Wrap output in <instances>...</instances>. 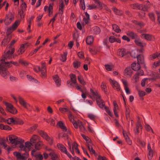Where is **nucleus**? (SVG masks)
I'll return each instance as SVG.
<instances>
[{"label": "nucleus", "mask_w": 160, "mask_h": 160, "mask_svg": "<svg viewBox=\"0 0 160 160\" xmlns=\"http://www.w3.org/2000/svg\"><path fill=\"white\" fill-rule=\"evenodd\" d=\"M5 104L7 110L9 112L13 114H15L17 113V110L12 104L7 102L5 103Z\"/></svg>", "instance_id": "obj_10"}, {"label": "nucleus", "mask_w": 160, "mask_h": 160, "mask_svg": "<svg viewBox=\"0 0 160 160\" xmlns=\"http://www.w3.org/2000/svg\"><path fill=\"white\" fill-rule=\"evenodd\" d=\"M142 125L140 122H138L136 124V131H135L136 133H138L139 132V129L141 128Z\"/></svg>", "instance_id": "obj_53"}, {"label": "nucleus", "mask_w": 160, "mask_h": 160, "mask_svg": "<svg viewBox=\"0 0 160 160\" xmlns=\"http://www.w3.org/2000/svg\"><path fill=\"white\" fill-rule=\"evenodd\" d=\"M15 118L14 119L12 118H8L7 119H5V122L10 124H15Z\"/></svg>", "instance_id": "obj_42"}, {"label": "nucleus", "mask_w": 160, "mask_h": 160, "mask_svg": "<svg viewBox=\"0 0 160 160\" xmlns=\"http://www.w3.org/2000/svg\"><path fill=\"white\" fill-rule=\"evenodd\" d=\"M53 79L57 86H59L61 84V80L58 76L57 75H55L53 76Z\"/></svg>", "instance_id": "obj_30"}, {"label": "nucleus", "mask_w": 160, "mask_h": 160, "mask_svg": "<svg viewBox=\"0 0 160 160\" xmlns=\"http://www.w3.org/2000/svg\"><path fill=\"white\" fill-rule=\"evenodd\" d=\"M43 143L41 141H39L37 142L35 145V148L37 150H39L41 147V146L42 145Z\"/></svg>", "instance_id": "obj_49"}, {"label": "nucleus", "mask_w": 160, "mask_h": 160, "mask_svg": "<svg viewBox=\"0 0 160 160\" xmlns=\"http://www.w3.org/2000/svg\"><path fill=\"white\" fill-rule=\"evenodd\" d=\"M59 110L60 111V112L62 113H65L67 112H70L68 109L67 108H59Z\"/></svg>", "instance_id": "obj_57"}, {"label": "nucleus", "mask_w": 160, "mask_h": 160, "mask_svg": "<svg viewBox=\"0 0 160 160\" xmlns=\"http://www.w3.org/2000/svg\"><path fill=\"white\" fill-rule=\"evenodd\" d=\"M101 88L104 91V92H107V86L106 84L104 82H102Z\"/></svg>", "instance_id": "obj_54"}, {"label": "nucleus", "mask_w": 160, "mask_h": 160, "mask_svg": "<svg viewBox=\"0 0 160 160\" xmlns=\"http://www.w3.org/2000/svg\"><path fill=\"white\" fill-rule=\"evenodd\" d=\"M19 24L20 21H16L12 26L7 28V34L8 35L10 34L13 31L16 29Z\"/></svg>", "instance_id": "obj_11"}, {"label": "nucleus", "mask_w": 160, "mask_h": 160, "mask_svg": "<svg viewBox=\"0 0 160 160\" xmlns=\"http://www.w3.org/2000/svg\"><path fill=\"white\" fill-rule=\"evenodd\" d=\"M85 17L83 18V22L87 24L88 23L90 19L89 15L87 12L85 13Z\"/></svg>", "instance_id": "obj_44"}, {"label": "nucleus", "mask_w": 160, "mask_h": 160, "mask_svg": "<svg viewBox=\"0 0 160 160\" xmlns=\"http://www.w3.org/2000/svg\"><path fill=\"white\" fill-rule=\"evenodd\" d=\"M141 37L148 40H152L154 39V37L149 34H143L141 35Z\"/></svg>", "instance_id": "obj_29"}, {"label": "nucleus", "mask_w": 160, "mask_h": 160, "mask_svg": "<svg viewBox=\"0 0 160 160\" xmlns=\"http://www.w3.org/2000/svg\"><path fill=\"white\" fill-rule=\"evenodd\" d=\"M4 65L3 63L2 64H0V74L2 77L6 79L9 76V73L6 68L3 67Z\"/></svg>", "instance_id": "obj_8"}, {"label": "nucleus", "mask_w": 160, "mask_h": 160, "mask_svg": "<svg viewBox=\"0 0 160 160\" xmlns=\"http://www.w3.org/2000/svg\"><path fill=\"white\" fill-rule=\"evenodd\" d=\"M113 110L114 115L116 117H118V106L117 104L116 101L115 100L113 101Z\"/></svg>", "instance_id": "obj_24"}, {"label": "nucleus", "mask_w": 160, "mask_h": 160, "mask_svg": "<svg viewBox=\"0 0 160 160\" xmlns=\"http://www.w3.org/2000/svg\"><path fill=\"white\" fill-rule=\"evenodd\" d=\"M132 70L137 71L140 69V66L139 63L134 62L132 64Z\"/></svg>", "instance_id": "obj_32"}, {"label": "nucleus", "mask_w": 160, "mask_h": 160, "mask_svg": "<svg viewBox=\"0 0 160 160\" xmlns=\"http://www.w3.org/2000/svg\"><path fill=\"white\" fill-rule=\"evenodd\" d=\"M58 125L63 132H66L67 134H70V132L69 129H67L64 123L61 121H59L58 123Z\"/></svg>", "instance_id": "obj_20"}, {"label": "nucleus", "mask_w": 160, "mask_h": 160, "mask_svg": "<svg viewBox=\"0 0 160 160\" xmlns=\"http://www.w3.org/2000/svg\"><path fill=\"white\" fill-rule=\"evenodd\" d=\"M112 29L115 32L117 33H119L121 31L119 27L117 25L114 24L112 25Z\"/></svg>", "instance_id": "obj_50"}, {"label": "nucleus", "mask_w": 160, "mask_h": 160, "mask_svg": "<svg viewBox=\"0 0 160 160\" xmlns=\"http://www.w3.org/2000/svg\"><path fill=\"white\" fill-rule=\"evenodd\" d=\"M95 2L98 4V8L99 9H101L102 7V4L99 0H94Z\"/></svg>", "instance_id": "obj_58"}, {"label": "nucleus", "mask_w": 160, "mask_h": 160, "mask_svg": "<svg viewBox=\"0 0 160 160\" xmlns=\"http://www.w3.org/2000/svg\"><path fill=\"white\" fill-rule=\"evenodd\" d=\"M67 55V52H64L61 55V57L60 58V60L63 62H65L66 60Z\"/></svg>", "instance_id": "obj_46"}, {"label": "nucleus", "mask_w": 160, "mask_h": 160, "mask_svg": "<svg viewBox=\"0 0 160 160\" xmlns=\"http://www.w3.org/2000/svg\"><path fill=\"white\" fill-rule=\"evenodd\" d=\"M80 4L79 6L83 10H84L85 8V6L84 0H79ZM77 1V0H73V3L74 4L75 6H76Z\"/></svg>", "instance_id": "obj_28"}, {"label": "nucleus", "mask_w": 160, "mask_h": 160, "mask_svg": "<svg viewBox=\"0 0 160 160\" xmlns=\"http://www.w3.org/2000/svg\"><path fill=\"white\" fill-rule=\"evenodd\" d=\"M158 53L156 52L150 55L149 57V58L150 60H152L156 58H158Z\"/></svg>", "instance_id": "obj_56"}, {"label": "nucleus", "mask_w": 160, "mask_h": 160, "mask_svg": "<svg viewBox=\"0 0 160 160\" xmlns=\"http://www.w3.org/2000/svg\"><path fill=\"white\" fill-rule=\"evenodd\" d=\"M88 118L92 120H94L96 118V116L94 114L92 113H88Z\"/></svg>", "instance_id": "obj_63"}, {"label": "nucleus", "mask_w": 160, "mask_h": 160, "mask_svg": "<svg viewBox=\"0 0 160 160\" xmlns=\"http://www.w3.org/2000/svg\"><path fill=\"white\" fill-rule=\"evenodd\" d=\"M39 141V137L36 135H34L30 139V142L32 143H34L37 141L38 142Z\"/></svg>", "instance_id": "obj_34"}, {"label": "nucleus", "mask_w": 160, "mask_h": 160, "mask_svg": "<svg viewBox=\"0 0 160 160\" xmlns=\"http://www.w3.org/2000/svg\"><path fill=\"white\" fill-rule=\"evenodd\" d=\"M23 122L22 120L18 118H15V124H22Z\"/></svg>", "instance_id": "obj_62"}, {"label": "nucleus", "mask_w": 160, "mask_h": 160, "mask_svg": "<svg viewBox=\"0 0 160 160\" xmlns=\"http://www.w3.org/2000/svg\"><path fill=\"white\" fill-rule=\"evenodd\" d=\"M129 52L124 48H121L118 50L117 52V55L120 58H126L128 57Z\"/></svg>", "instance_id": "obj_3"}, {"label": "nucleus", "mask_w": 160, "mask_h": 160, "mask_svg": "<svg viewBox=\"0 0 160 160\" xmlns=\"http://www.w3.org/2000/svg\"><path fill=\"white\" fill-rule=\"evenodd\" d=\"M78 79L80 83L83 85H85L86 84L82 76L80 75L78 77Z\"/></svg>", "instance_id": "obj_51"}, {"label": "nucleus", "mask_w": 160, "mask_h": 160, "mask_svg": "<svg viewBox=\"0 0 160 160\" xmlns=\"http://www.w3.org/2000/svg\"><path fill=\"white\" fill-rule=\"evenodd\" d=\"M142 49H141L139 50H138V49L132 50L131 51V52H129V55L130 54L132 57H133L134 58H137L138 56V54L139 53V52H142Z\"/></svg>", "instance_id": "obj_22"}, {"label": "nucleus", "mask_w": 160, "mask_h": 160, "mask_svg": "<svg viewBox=\"0 0 160 160\" xmlns=\"http://www.w3.org/2000/svg\"><path fill=\"white\" fill-rule=\"evenodd\" d=\"M57 147L58 149L62 152L66 154L69 158H71L72 156L68 152L66 147L63 144L58 143L57 144Z\"/></svg>", "instance_id": "obj_13"}, {"label": "nucleus", "mask_w": 160, "mask_h": 160, "mask_svg": "<svg viewBox=\"0 0 160 160\" xmlns=\"http://www.w3.org/2000/svg\"><path fill=\"white\" fill-rule=\"evenodd\" d=\"M49 155L52 160H59L58 156L55 153L54 151H52V152L49 153Z\"/></svg>", "instance_id": "obj_33"}, {"label": "nucleus", "mask_w": 160, "mask_h": 160, "mask_svg": "<svg viewBox=\"0 0 160 160\" xmlns=\"http://www.w3.org/2000/svg\"><path fill=\"white\" fill-rule=\"evenodd\" d=\"M75 123L76 124L77 126V128H75L77 129L79 128L80 131L82 132H84L86 131L85 128L81 121L78 120Z\"/></svg>", "instance_id": "obj_18"}, {"label": "nucleus", "mask_w": 160, "mask_h": 160, "mask_svg": "<svg viewBox=\"0 0 160 160\" xmlns=\"http://www.w3.org/2000/svg\"><path fill=\"white\" fill-rule=\"evenodd\" d=\"M14 52V49L12 48L11 50L8 51L6 53H5L2 56V58L3 59H10L12 58V55Z\"/></svg>", "instance_id": "obj_16"}, {"label": "nucleus", "mask_w": 160, "mask_h": 160, "mask_svg": "<svg viewBox=\"0 0 160 160\" xmlns=\"http://www.w3.org/2000/svg\"><path fill=\"white\" fill-rule=\"evenodd\" d=\"M9 139L10 142L15 145L18 144L22 142V140L20 138H18L16 136L11 135L9 136Z\"/></svg>", "instance_id": "obj_9"}, {"label": "nucleus", "mask_w": 160, "mask_h": 160, "mask_svg": "<svg viewBox=\"0 0 160 160\" xmlns=\"http://www.w3.org/2000/svg\"><path fill=\"white\" fill-rule=\"evenodd\" d=\"M109 41L111 43H113L114 42H117L119 43L121 42V40L119 38H116L113 36H111L109 37Z\"/></svg>", "instance_id": "obj_40"}, {"label": "nucleus", "mask_w": 160, "mask_h": 160, "mask_svg": "<svg viewBox=\"0 0 160 160\" xmlns=\"http://www.w3.org/2000/svg\"><path fill=\"white\" fill-rule=\"evenodd\" d=\"M133 70L130 67L126 68L124 70L123 74L127 77H130L132 74Z\"/></svg>", "instance_id": "obj_19"}, {"label": "nucleus", "mask_w": 160, "mask_h": 160, "mask_svg": "<svg viewBox=\"0 0 160 160\" xmlns=\"http://www.w3.org/2000/svg\"><path fill=\"white\" fill-rule=\"evenodd\" d=\"M70 79L71 81V83L70 85L72 86V85L76 84L77 83L76 77L75 75L73 74H70Z\"/></svg>", "instance_id": "obj_31"}, {"label": "nucleus", "mask_w": 160, "mask_h": 160, "mask_svg": "<svg viewBox=\"0 0 160 160\" xmlns=\"http://www.w3.org/2000/svg\"><path fill=\"white\" fill-rule=\"evenodd\" d=\"M53 6V3H50L49 5L48 8V15L50 17L51 16L52 13Z\"/></svg>", "instance_id": "obj_48"}, {"label": "nucleus", "mask_w": 160, "mask_h": 160, "mask_svg": "<svg viewBox=\"0 0 160 160\" xmlns=\"http://www.w3.org/2000/svg\"><path fill=\"white\" fill-rule=\"evenodd\" d=\"M38 132L41 136L44 139L48 141L50 145H52L53 142V140L52 138L49 137L47 133L42 131L40 130Z\"/></svg>", "instance_id": "obj_7"}, {"label": "nucleus", "mask_w": 160, "mask_h": 160, "mask_svg": "<svg viewBox=\"0 0 160 160\" xmlns=\"http://www.w3.org/2000/svg\"><path fill=\"white\" fill-rule=\"evenodd\" d=\"M135 42L137 46L141 47H145L146 44L145 42H141L139 39L135 40Z\"/></svg>", "instance_id": "obj_39"}, {"label": "nucleus", "mask_w": 160, "mask_h": 160, "mask_svg": "<svg viewBox=\"0 0 160 160\" xmlns=\"http://www.w3.org/2000/svg\"><path fill=\"white\" fill-rule=\"evenodd\" d=\"M159 66H160V60L157 62H154L152 65V67L153 68H156Z\"/></svg>", "instance_id": "obj_64"}, {"label": "nucleus", "mask_w": 160, "mask_h": 160, "mask_svg": "<svg viewBox=\"0 0 160 160\" xmlns=\"http://www.w3.org/2000/svg\"><path fill=\"white\" fill-rule=\"evenodd\" d=\"M121 81L122 83L126 93L127 94H130V91L128 87V81L125 79H122Z\"/></svg>", "instance_id": "obj_17"}, {"label": "nucleus", "mask_w": 160, "mask_h": 160, "mask_svg": "<svg viewBox=\"0 0 160 160\" xmlns=\"http://www.w3.org/2000/svg\"><path fill=\"white\" fill-rule=\"evenodd\" d=\"M7 34V36L5 37L2 42V45L5 46L8 44L10 40V38L9 37V35Z\"/></svg>", "instance_id": "obj_37"}, {"label": "nucleus", "mask_w": 160, "mask_h": 160, "mask_svg": "<svg viewBox=\"0 0 160 160\" xmlns=\"http://www.w3.org/2000/svg\"><path fill=\"white\" fill-rule=\"evenodd\" d=\"M81 136L83 138L86 140L87 142V144H88V143H89L90 142H91V140L88 137L85 136L84 135L82 134Z\"/></svg>", "instance_id": "obj_60"}, {"label": "nucleus", "mask_w": 160, "mask_h": 160, "mask_svg": "<svg viewBox=\"0 0 160 160\" xmlns=\"http://www.w3.org/2000/svg\"><path fill=\"white\" fill-rule=\"evenodd\" d=\"M139 75L138 73H136L132 78V80L133 83H136L139 81Z\"/></svg>", "instance_id": "obj_45"}, {"label": "nucleus", "mask_w": 160, "mask_h": 160, "mask_svg": "<svg viewBox=\"0 0 160 160\" xmlns=\"http://www.w3.org/2000/svg\"><path fill=\"white\" fill-rule=\"evenodd\" d=\"M35 152L36 150L35 149L33 150L31 152L32 155L34 156L38 160H42L43 158L42 155L39 152L36 153Z\"/></svg>", "instance_id": "obj_21"}, {"label": "nucleus", "mask_w": 160, "mask_h": 160, "mask_svg": "<svg viewBox=\"0 0 160 160\" xmlns=\"http://www.w3.org/2000/svg\"><path fill=\"white\" fill-rule=\"evenodd\" d=\"M33 143L30 142H27L25 143V145L20 144L19 147L21 150L25 151L26 153L33 148Z\"/></svg>", "instance_id": "obj_2"}, {"label": "nucleus", "mask_w": 160, "mask_h": 160, "mask_svg": "<svg viewBox=\"0 0 160 160\" xmlns=\"http://www.w3.org/2000/svg\"><path fill=\"white\" fill-rule=\"evenodd\" d=\"M123 136L127 143L129 145H131L132 143V141L130 140L129 137L128 136L126 132L125 131H123Z\"/></svg>", "instance_id": "obj_36"}, {"label": "nucleus", "mask_w": 160, "mask_h": 160, "mask_svg": "<svg viewBox=\"0 0 160 160\" xmlns=\"http://www.w3.org/2000/svg\"><path fill=\"white\" fill-rule=\"evenodd\" d=\"M92 142H91L89 143H88V144H87V146L90 153L92 154H95V152L92 148Z\"/></svg>", "instance_id": "obj_41"}, {"label": "nucleus", "mask_w": 160, "mask_h": 160, "mask_svg": "<svg viewBox=\"0 0 160 160\" xmlns=\"http://www.w3.org/2000/svg\"><path fill=\"white\" fill-rule=\"evenodd\" d=\"M109 81L112 87L115 89L117 91H119L121 90L120 85L117 82L111 78L109 79Z\"/></svg>", "instance_id": "obj_14"}, {"label": "nucleus", "mask_w": 160, "mask_h": 160, "mask_svg": "<svg viewBox=\"0 0 160 160\" xmlns=\"http://www.w3.org/2000/svg\"><path fill=\"white\" fill-rule=\"evenodd\" d=\"M69 148L72 153L74 155V150L77 153L79 154L80 152L78 147L77 144L74 142L73 144L70 142H68Z\"/></svg>", "instance_id": "obj_5"}, {"label": "nucleus", "mask_w": 160, "mask_h": 160, "mask_svg": "<svg viewBox=\"0 0 160 160\" xmlns=\"http://www.w3.org/2000/svg\"><path fill=\"white\" fill-rule=\"evenodd\" d=\"M13 153L18 160H26L28 157V154L27 153L21 154L19 152H14Z\"/></svg>", "instance_id": "obj_12"}, {"label": "nucleus", "mask_w": 160, "mask_h": 160, "mask_svg": "<svg viewBox=\"0 0 160 160\" xmlns=\"http://www.w3.org/2000/svg\"><path fill=\"white\" fill-rule=\"evenodd\" d=\"M105 68L108 71H111L113 68L112 65H105Z\"/></svg>", "instance_id": "obj_59"}, {"label": "nucleus", "mask_w": 160, "mask_h": 160, "mask_svg": "<svg viewBox=\"0 0 160 160\" xmlns=\"http://www.w3.org/2000/svg\"><path fill=\"white\" fill-rule=\"evenodd\" d=\"M131 7L133 9H139L142 10L143 8L142 5H140L138 3H134L131 5Z\"/></svg>", "instance_id": "obj_35"}, {"label": "nucleus", "mask_w": 160, "mask_h": 160, "mask_svg": "<svg viewBox=\"0 0 160 160\" xmlns=\"http://www.w3.org/2000/svg\"><path fill=\"white\" fill-rule=\"evenodd\" d=\"M68 117L69 120L71 122L74 127V128H77V125L75 123V122L76 121L75 118H74V117L73 116L72 113L69 112L68 114Z\"/></svg>", "instance_id": "obj_25"}, {"label": "nucleus", "mask_w": 160, "mask_h": 160, "mask_svg": "<svg viewBox=\"0 0 160 160\" xmlns=\"http://www.w3.org/2000/svg\"><path fill=\"white\" fill-rule=\"evenodd\" d=\"M93 41V38L91 36H88L86 39V42L88 44H92Z\"/></svg>", "instance_id": "obj_43"}, {"label": "nucleus", "mask_w": 160, "mask_h": 160, "mask_svg": "<svg viewBox=\"0 0 160 160\" xmlns=\"http://www.w3.org/2000/svg\"><path fill=\"white\" fill-rule=\"evenodd\" d=\"M74 67L75 68H78L80 65V62L77 61H75L73 62Z\"/></svg>", "instance_id": "obj_61"}, {"label": "nucleus", "mask_w": 160, "mask_h": 160, "mask_svg": "<svg viewBox=\"0 0 160 160\" xmlns=\"http://www.w3.org/2000/svg\"><path fill=\"white\" fill-rule=\"evenodd\" d=\"M14 19L13 15L11 12L9 13L8 14L6 15L4 19L5 25L6 26L9 25L13 21Z\"/></svg>", "instance_id": "obj_6"}, {"label": "nucleus", "mask_w": 160, "mask_h": 160, "mask_svg": "<svg viewBox=\"0 0 160 160\" xmlns=\"http://www.w3.org/2000/svg\"><path fill=\"white\" fill-rule=\"evenodd\" d=\"M2 63L4 65L3 66L5 68L6 67L8 68L12 66V62H5L4 59H2L0 62V64H2Z\"/></svg>", "instance_id": "obj_26"}, {"label": "nucleus", "mask_w": 160, "mask_h": 160, "mask_svg": "<svg viewBox=\"0 0 160 160\" xmlns=\"http://www.w3.org/2000/svg\"><path fill=\"white\" fill-rule=\"evenodd\" d=\"M65 7L63 0H59V13L62 15L63 13V10Z\"/></svg>", "instance_id": "obj_27"}, {"label": "nucleus", "mask_w": 160, "mask_h": 160, "mask_svg": "<svg viewBox=\"0 0 160 160\" xmlns=\"http://www.w3.org/2000/svg\"><path fill=\"white\" fill-rule=\"evenodd\" d=\"M90 32L92 33L95 34H97L100 33L101 30L98 27L94 26L91 28L90 29Z\"/></svg>", "instance_id": "obj_23"}, {"label": "nucleus", "mask_w": 160, "mask_h": 160, "mask_svg": "<svg viewBox=\"0 0 160 160\" xmlns=\"http://www.w3.org/2000/svg\"><path fill=\"white\" fill-rule=\"evenodd\" d=\"M29 45L30 44L28 42L21 44L17 51L18 54L19 55L22 54L25 51V49L27 48Z\"/></svg>", "instance_id": "obj_15"}, {"label": "nucleus", "mask_w": 160, "mask_h": 160, "mask_svg": "<svg viewBox=\"0 0 160 160\" xmlns=\"http://www.w3.org/2000/svg\"><path fill=\"white\" fill-rule=\"evenodd\" d=\"M90 98L93 100H96L97 103L99 107L101 108L104 109L106 112L110 116L113 115L110 109L105 105L104 102L101 98V96L96 91H94L92 89L90 90Z\"/></svg>", "instance_id": "obj_1"}, {"label": "nucleus", "mask_w": 160, "mask_h": 160, "mask_svg": "<svg viewBox=\"0 0 160 160\" xmlns=\"http://www.w3.org/2000/svg\"><path fill=\"white\" fill-rule=\"evenodd\" d=\"M18 99L19 103L23 107L29 111H31L32 110V108L29 104L27 103L22 97L18 96Z\"/></svg>", "instance_id": "obj_4"}, {"label": "nucleus", "mask_w": 160, "mask_h": 160, "mask_svg": "<svg viewBox=\"0 0 160 160\" xmlns=\"http://www.w3.org/2000/svg\"><path fill=\"white\" fill-rule=\"evenodd\" d=\"M126 33L127 35L131 37L132 38L135 39L137 38L138 36L137 34L132 31H128L126 32Z\"/></svg>", "instance_id": "obj_38"}, {"label": "nucleus", "mask_w": 160, "mask_h": 160, "mask_svg": "<svg viewBox=\"0 0 160 160\" xmlns=\"http://www.w3.org/2000/svg\"><path fill=\"white\" fill-rule=\"evenodd\" d=\"M112 10L116 14L120 15L123 13V12L122 11L118 9L115 7L113 8H112Z\"/></svg>", "instance_id": "obj_52"}, {"label": "nucleus", "mask_w": 160, "mask_h": 160, "mask_svg": "<svg viewBox=\"0 0 160 160\" xmlns=\"http://www.w3.org/2000/svg\"><path fill=\"white\" fill-rule=\"evenodd\" d=\"M42 45L40 46L39 47H38L37 48L34 49L33 50L31 51L30 52V53H29V55L31 56L34 54L36 53L39 50V49L40 48H42Z\"/></svg>", "instance_id": "obj_55"}, {"label": "nucleus", "mask_w": 160, "mask_h": 160, "mask_svg": "<svg viewBox=\"0 0 160 160\" xmlns=\"http://www.w3.org/2000/svg\"><path fill=\"white\" fill-rule=\"evenodd\" d=\"M138 63H143L144 62V57L142 55H139L137 57Z\"/></svg>", "instance_id": "obj_47"}]
</instances>
